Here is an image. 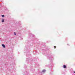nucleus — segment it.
Segmentation results:
<instances>
[{"instance_id": "f257e3e1", "label": "nucleus", "mask_w": 75, "mask_h": 75, "mask_svg": "<svg viewBox=\"0 0 75 75\" xmlns=\"http://www.w3.org/2000/svg\"><path fill=\"white\" fill-rule=\"evenodd\" d=\"M2 46L3 48H6V46H5V45L4 44L2 45Z\"/></svg>"}, {"instance_id": "f03ea898", "label": "nucleus", "mask_w": 75, "mask_h": 75, "mask_svg": "<svg viewBox=\"0 0 75 75\" xmlns=\"http://www.w3.org/2000/svg\"><path fill=\"white\" fill-rule=\"evenodd\" d=\"M1 22L2 23H4V19H2L1 20Z\"/></svg>"}, {"instance_id": "7ed1b4c3", "label": "nucleus", "mask_w": 75, "mask_h": 75, "mask_svg": "<svg viewBox=\"0 0 75 75\" xmlns=\"http://www.w3.org/2000/svg\"><path fill=\"white\" fill-rule=\"evenodd\" d=\"M63 67L64 68H66V66H65V65H64Z\"/></svg>"}, {"instance_id": "20e7f679", "label": "nucleus", "mask_w": 75, "mask_h": 75, "mask_svg": "<svg viewBox=\"0 0 75 75\" xmlns=\"http://www.w3.org/2000/svg\"><path fill=\"white\" fill-rule=\"evenodd\" d=\"M42 72H45V70H42Z\"/></svg>"}, {"instance_id": "39448f33", "label": "nucleus", "mask_w": 75, "mask_h": 75, "mask_svg": "<svg viewBox=\"0 0 75 75\" xmlns=\"http://www.w3.org/2000/svg\"><path fill=\"white\" fill-rule=\"evenodd\" d=\"M1 16L2 17H4V15H2Z\"/></svg>"}, {"instance_id": "423d86ee", "label": "nucleus", "mask_w": 75, "mask_h": 75, "mask_svg": "<svg viewBox=\"0 0 75 75\" xmlns=\"http://www.w3.org/2000/svg\"><path fill=\"white\" fill-rule=\"evenodd\" d=\"M14 35H16V32H14Z\"/></svg>"}, {"instance_id": "0eeeda50", "label": "nucleus", "mask_w": 75, "mask_h": 75, "mask_svg": "<svg viewBox=\"0 0 75 75\" xmlns=\"http://www.w3.org/2000/svg\"><path fill=\"white\" fill-rule=\"evenodd\" d=\"M55 47H56L55 46H54V48H55Z\"/></svg>"}, {"instance_id": "6e6552de", "label": "nucleus", "mask_w": 75, "mask_h": 75, "mask_svg": "<svg viewBox=\"0 0 75 75\" xmlns=\"http://www.w3.org/2000/svg\"><path fill=\"white\" fill-rule=\"evenodd\" d=\"M74 73H75V72H74Z\"/></svg>"}]
</instances>
